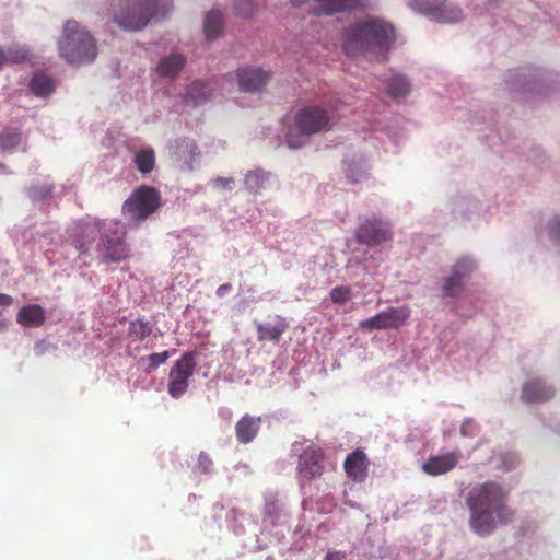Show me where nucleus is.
Returning <instances> with one entry per match:
<instances>
[{
    "label": "nucleus",
    "mask_w": 560,
    "mask_h": 560,
    "mask_svg": "<svg viewBox=\"0 0 560 560\" xmlns=\"http://www.w3.org/2000/svg\"><path fill=\"white\" fill-rule=\"evenodd\" d=\"M418 9L440 23H454L462 19V10L446 0H417Z\"/></svg>",
    "instance_id": "9b49d317"
},
{
    "label": "nucleus",
    "mask_w": 560,
    "mask_h": 560,
    "mask_svg": "<svg viewBox=\"0 0 560 560\" xmlns=\"http://www.w3.org/2000/svg\"><path fill=\"white\" fill-rule=\"evenodd\" d=\"M196 368V357L192 352H185L172 366L168 374V394L173 398L182 397L188 389L189 378Z\"/></svg>",
    "instance_id": "1a4fd4ad"
},
{
    "label": "nucleus",
    "mask_w": 560,
    "mask_h": 560,
    "mask_svg": "<svg viewBox=\"0 0 560 560\" xmlns=\"http://www.w3.org/2000/svg\"><path fill=\"white\" fill-rule=\"evenodd\" d=\"M186 63V58L180 54H172L163 58L158 66V73L161 77L173 78L177 75Z\"/></svg>",
    "instance_id": "b1692460"
},
{
    "label": "nucleus",
    "mask_w": 560,
    "mask_h": 560,
    "mask_svg": "<svg viewBox=\"0 0 560 560\" xmlns=\"http://www.w3.org/2000/svg\"><path fill=\"white\" fill-rule=\"evenodd\" d=\"M387 92L395 98L404 97L410 92V83L401 75H394L388 82Z\"/></svg>",
    "instance_id": "c85d7f7f"
},
{
    "label": "nucleus",
    "mask_w": 560,
    "mask_h": 560,
    "mask_svg": "<svg viewBox=\"0 0 560 560\" xmlns=\"http://www.w3.org/2000/svg\"><path fill=\"white\" fill-rule=\"evenodd\" d=\"M553 224H555V225H556V228H557V233H558V234H560V222H558V221H556V220H555V221H553Z\"/></svg>",
    "instance_id": "49530a36"
},
{
    "label": "nucleus",
    "mask_w": 560,
    "mask_h": 560,
    "mask_svg": "<svg viewBox=\"0 0 560 560\" xmlns=\"http://www.w3.org/2000/svg\"><path fill=\"white\" fill-rule=\"evenodd\" d=\"M161 206L158 189L151 186H140L125 200L122 214L133 225H138L153 214Z\"/></svg>",
    "instance_id": "0eeeda50"
},
{
    "label": "nucleus",
    "mask_w": 560,
    "mask_h": 560,
    "mask_svg": "<svg viewBox=\"0 0 560 560\" xmlns=\"http://www.w3.org/2000/svg\"><path fill=\"white\" fill-rule=\"evenodd\" d=\"M212 89L206 82L200 80L194 81L188 88L185 94V102L194 106L200 105L210 100Z\"/></svg>",
    "instance_id": "412c9836"
},
{
    "label": "nucleus",
    "mask_w": 560,
    "mask_h": 560,
    "mask_svg": "<svg viewBox=\"0 0 560 560\" xmlns=\"http://www.w3.org/2000/svg\"><path fill=\"white\" fill-rule=\"evenodd\" d=\"M30 89L37 96H46L54 91L55 84L50 77L37 73L32 78Z\"/></svg>",
    "instance_id": "bb28decb"
},
{
    "label": "nucleus",
    "mask_w": 560,
    "mask_h": 560,
    "mask_svg": "<svg viewBox=\"0 0 560 560\" xmlns=\"http://www.w3.org/2000/svg\"><path fill=\"white\" fill-rule=\"evenodd\" d=\"M103 224L104 221L93 220L80 225L78 233L73 235L71 241V244L75 247L80 255H85L90 252L96 235H101Z\"/></svg>",
    "instance_id": "4468645a"
},
{
    "label": "nucleus",
    "mask_w": 560,
    "mask_h": 560,
    "mask_svg": "<svg viewBox=\"0 0 560 560\" xmlns=\"http://www.w3.org/2000/svg\"><path fill=\"white\" fill-rule=\"evenodd\" d=\"M306 0H291L292 4L294 7H299L301 4H303Z\"/></svg>",
    "instance_id": "a18cd8bd"
},
{
    "label": "nucleus",
    "mask_w": 560,
    "mask_h": 560,
    "mask_svg": "<svg viewBox=\"0 0 560 560\" xmlns=\"http://www.w3.org/2000/svg\"><path fill=\"white\" fill-rule=\"evenodd\" d=\"M22 135L16 130H4L0 135V143L5 149H12L21 143Z\"/></svg>",
    "instance_id": "72a5a7b5"
},
{
    "label": "nucleus",
    "mask_w": 560,
    "mask_h": 560,
    "mask_svg": "<svg viewBox=\"0 0 560 560\" xmlns=\"http://www.w3.org/2000/svg\"><path fill=\"white\" fill-rule=\"evenodd\" d=\"M351 298V289L347 285L335 287L330 291V299L334 303L342 304Z\"/></svg>",
    "instance_id": "c9c22d12"
},
{
    "label": "nucleus",
    "mask_w": 560,
    "mask_h": 560,
    "mask_svg": "<svg viewBox=\"0 0 560 560\" xmlns=\"http://www.w3.org/2000/svg\"><path fill=\"white\" fill-rule=\"evenodd\" d=\"M411 316V308L407 305L388 307L373 317L361 322L360 327L365 330L397 329L404 326Z\"/></svg>",
    "instance_id": "9d476101"
},
{
    "label": "nucleus",
    "mask_w": 560,
    "mask_h": 560,
    "mask_svg": "<svg viewBox=\"0 0 560 560\" xmlns=\"http://www.w3.org/2000/svg\"><path fill=\"white\" fill-rule=\"evenodd\" d=\"M508 493L495 481H488L474 487L467 497L466 504L470 511L469 525L478 535L491 534L495 527V518L506 523L512 518V511L506 505Z\"/></svg>",
    "instance_id": "f257e3e1"
},
{
    "label": "nucleus",
    "mask_w": 560,
    "mask_h": 560,
    "mask_svg": "<svg viewBox=\"0 0 560 560\" xmlns=\"http://www.w3.org/2000/svg\"><path fill=\"white\" fill-rule=\"evenodd\" d=\"M223 26V16L219 11H210L206 18L203 23L205 35L207 39H212L218 37Z\"/></svg>",
    "instance_id": "cd10ccee"
},
{
    "label": "nucleus",
    "mask_w": 560,
    "mask_h": 560,
    "mask_svg": "<svg viewBox=\"0 0 560 560\" xmlns=\"http://www.w3.org/2000/svg\"><path fill=\"white\" fill-rule=\"evenodd\" d=\"M475 262L467 257L460 258L453 266V275L454 277L463 280V278L469 277L470 273L475 269Z\"/></svg>",
    "instance_id": "2f4dec72"
},
{
    "label": "nucleus",
    "mask_w": 560,
    "mask_h": 560,
    "mask_svg": "<svg viewBox=\"0 0 560 560\" xmlns=\"http://www.w3.org/2000/svg\"><path fill=\"white\" fill-rule=\"evenodd\" d=\"M171 353L168 351H163L159 353H152L142 360L148 361V368L150 370H154L159 368L161 364L165 363L170 358Z\"/></svg>",
    "instance_id": "e433bc0d"
},
{
    "label": "nucleus",
    "mask_w": 560,
    "mask_h": 560,
    "mask_svg": "<svg viewBox=\"0 0 560 560\" xmlns=\"http://www.w3.org/2000/svg\"><path fill=\"white\" fill-rule=\"evenodd\" d=\"M443 295L447 298L457 296L463 290V282L460 279L451 276L445 279L443 283Z\"/></svg>",
    "instance_id": "473e14b6"
},
{
    "label": "nucleus",
    "mask_w": 560,
    "mask_h": 560,
    "mask_svg": "<svg viewBox=\"0 0 560 560\" xmlns=\"http://www.w3.org/2000/svg\"><path fill=\"white\" fill-rule=\"evenodd\" d=\"M152 332V326L148 320L136 319L129 325V336L133 340H143Z\"/></svg>",
    "instance_id": "c756f323"
},
{
    "label": "nucleus",
    "mask_w": 560,
    "mask_h": 560,
    "mask_svg": "<svg viewBox=\"0 0 560 560\" xmlns=\"http://www.w3.org/2000/svg\"><path fill=\"white\" fill-rule=\"evenodd\" d=\"M234 179L232 177H217L214 179V185L223 188L230 187Z\"/></svg>",
    "instance_id": "ea45409f"
},
{
    "label": "nucleus",
    "mask_w": 560,
    "mask_h": 560,
    "mask_svg": "<svg viewBox=\"0 0 560 560\" xmlns=\"http://www.w3.org/2000/svg\"><path fill=\"white\" fill-rule=\"evenodd\" d=\"M357 241L368 246H376L392 238V231L386 222L370 220L359 226Z\"/></svg>",
    "instance_id": "f8f14e48"
},
{
    "label": "nucleus",
    "mask_w": 560,
    "mask_h": 560,
    "mask_svg": "<svg viewBox=\"0 0 560 560\" xmlns=\"http://www.w3.org/2000/svg\"><path fill=\"white\" fill-rule=\"evenodd\" d=\"M231 290H232V285H231L230 283H224V284H221V285L217 289L215 294H217V296H219V298H223V296H225V294H226L228 292H230Z\"/></svg>",
    "instance_id": "79ce46f5"
},
{
    "label": "nucleus",
    "mask_w": 560,
    "mask_h": 560,
    "mask_svg": "<svg viewBox=\"0 0 560 560\" xmlns=\"http://www.w3.org/2000/svg\"><path fill=\"white\" fill-rule=\"evenodd\" d=\"M177 149L180 156L184 153H188L191 161H194L200 153L197 143L189 139H182L178 141Z\"/></svg>",
    "instance_id": "f704fd0d"
},
{
    "label": "nucleus",
    "mask_w": 560,
    "mask_h": 560,
    "mask_svg": "<svg viewBox=\"0 0 560 560\" xmlns=\"http://www.w3.org/2000/svg\"><path fill=\"white\" fill-rule=\"evenodd\" d=\"M32 57L33 55L27 46L14 43L3 50V68L27 62Z\"/></svg>",
    "instance_id": "5701e85b"
},
{
    "label": "nucleus",
    "mask_w": 560,
    "mask_h": 560,
    "mask_svg": "<svg viewBox=\"0 0 560 560\" xmlns=\"http://www.w3.org/2000/svg\"><path fill=\"white\" fill-rule=\"evenodd\" d=\"M345 174L349 182L359 183L364 178L365 171L361 163L354 161H345Z\"/></svg>",
    "instance_id": "7c9ffc66"
},
{
    "label": "nucleus",
    "mask_w": 560,
    "mask_h": 560,
    "mask_svg": "<svg viewBox=\"0 0 560 560\" xmlns=\"http://www.w3.org/2000/svg\"><path fill=\"white\" fill-rule=\"evenodd\" d=\"M555 389L545 385L540 378L526 382L522 389V400L529 404L545 402L551 399Z\"/></svg>",
    "instance_id": "f3484780"
},
{
    "label": "nucleus",
    "mask_w": 560,
    "mask_h": 560,
    "mask_svg": "<svg viewBox=\"0 0 560 560\" xmlns=\"http://www.w3.org/2000/svg\"><path fill=\"white\" fill-rule=\"evenodd\" d=\"M126 231L120 230L119 221H104L96 244L97 259L102 264H119L130 257V246Z\"/></svg>",
    "instance_id": "39448f33"
},
{
    "label": "nucleus",
    "mask_w": 560,
    "mask_h": 560,
    "mask_svg": "<svg viewBox=\"0 0 560 560\" xmlns=\"http://www.w3.org/2000/svg\"><path fill=\"white\" fill-rule=\"evenodd\" d=\"M460 451H452L443 455L430 456L422 465V470L430 476L444 475L458 465Z\"/></svg>",
    "instance_id": "2eb2a0df"
},
{
    "label": "nucleus",
    "mask_w": 560,
    "mask_h": 560,
    "mask_svg": "<svg viewBox=\"0 0 560 560\" xmlns=\"http://www.w3.org/2000/svg\"><path fill=\"white\" fill-rule=\"evenodd\" d=\"M261 418L245 413L235 424V435L240 443L248 444L257 436Z\"/></svg>",
    "instance_id": "a211bd4d"
},
{
    "label": "nucleus",
    "mask_w": 560,
    "mask_h": 560,
    "mask_svg": "<svg viewBox=\"0 0 560 560\" xmlns=\"http://www.w3.org/2000/svg\"><path fill=\"white\" fill-rule=\"evenodd\" d=\"M346 553L341 551H328L324 560H343Z\"/></svg>",
    "instance_id": "a19ab883"
},
{
    "label": "nucleus",
    "mask_w": 560,
    "mask_h": 560,
    "mask_svg": "<svg viewBox=\"0 0 560 560\" xmlns=\"http://www.w3.org/2000/svg\"><path fill=\"white\" fill-rule=\"evenodd\" d=\"M237 10L243 15H250L254 12L253 0H241Z\"/></svg>",
    "instance_id": "58836bf2"
},
{
    "label": "nucleus",
    "mask_w": 560,
    "mask_h": 560,
    "mask_svg": "<svg viewBox=\"0 0 560 560\" xmlns=\"http://www.w3.org/2000/svg\"><path fill=\"white\" fill-rule=\"evenodd\" d=\"M3 48L0 46V70L3 69Z\"/></svg>",
    "instance_id": "c03bdc74"
},
{
    "label": "nucleus",
    "mask_w": 560,
    "mask_h": 560,
    "mask_svg": "<svg viewBox=\"0 0 560 560\" xmlns=\"http://www.w3.org/2000/svg\"><path fill=\"white\" fill-rule=\"evenodd\" d=\"M212 466H213V462H212L211 457L207 453L201 452L198 457V468L202 472L209 474L211 471Z\"/></svg>",
    "instance_id": "4c0bfd02"
},
{
    "label": "nucleus",
    "mask_w": 560,
    "mask_h": 560,
    "mask_svg": "<svg viewBox=\"0 0 560 560\" xmlns=\"http://www.w3.org/2000/svg\"><path fill=\"white\" fill-rule=\"evenodd\" d=\"M325 472V454L320 447L307 446L299 456L296 475L301 488Z\"/></svg>",
    "instance_id": "6e6552de"
},
{
    "label": "nucleus",
    "mask_w": 560,
    "mask_h": 560,
    "mask_svg": "<svg viewBox=\"0 0 560 560\" xmlns=\"http://www.w3.org/2000/svg\"><path fill=\"white\" fill-rule=\"evenodd\" d=\"M13 303V298L8 295V294H3V293H0V306H9Z\"/></svg>",
    "instance_id": "37998d69"
},
{
    "label": "nucleus",
    "mask_w": 560,
    "mask_h": 560,
    "mask_svg": "<svg viewBox=\"0 0 560 560\" xmlns=\"http://www.w3.org/2000/svg\"><path fill=\"white\" fill-rule=\"evenodd\" d=\"M57 46L60 57L71 65L91 63L97 57L94 36L75 20L66 21Z\"/></svg>",
    "instance_id": "f03ea898"
},
{
    "label": "nucleus",
    "mask_w": 560,
    "mask_h": 560,
    "mask_svg": "<svg viewBox=\"0 0 560 560\" xmlns=\"http://www.w3.org/2000/svg\"><path fill=\"white\" fill-rule=\"evenodd\" d=\"M158 13L154 0H120L114 7V21L124 30L139 31Z\"/></svg>",
    "instance_id": "423d86ee"
},
{
    "label": "nucleus",
    "mask_w": 560,
    "mask_h": 560,
    "mask_svg": "<svg viewBox=\"0 0 560 560\" xmlns=\"http://www.w3.org/2000/svg\"><path fill=\"white\" fill-rule=\"evenodd\" d=\"M269 179V173L261 168H256L246 173L244 185L246 189L253 194H258L265 188L266 182Z\"/></svg>",
    "instance_id": "a878e982"
},
{
    "label": "nucleus",
    "mask_w": 560,
    "mask_h": 560,
    "mask_svg": "<svg viewBox=\"0 0 560 560\" xmlns=\"http://www.w3.org/2000/svg\"><path fill=\"white\" fill-rule=\"evenodd\" d=\"M369 466L366 454L359 448L348 454L343 463L347 476L355 482H363L366 479Z\"/></svg>",
    "instance_id": "dca6fc26"
},
{
    "label": "nucleus",
    "mask_w": 560,
    "mask_h": 560,
    "mask_svg": "<svg viewBox=\"0 0 560 560\" xmlns=\"http://www.w3.org/2000/svg\"><path fill=\"white\" fill-rule=\"evenodd\" d=\"M318 3L317 15L350 11L361 5V0H315Z\"/></svg>",
    "instance_id": "4be33fe9"
},
{
    "label": "nucleus",
    "mask_w": 560,
    "mask_h": 560,
    "mask_svg": "<svg viewBox=\"0 0 560 560\" xmlns=\"http://www.w3.org/2000/svg\"><path fill=\"white\" fill-rule=\"evenodd\" d=\"M240 90L243 92H259L270 80V73L260 68H240L236 72Z\"/></svg>",
    "instance_id": "ddd939ff"
},
{
    "label": "nucleus",
    "mask_w": 560,
    "mask_h": 560,
    "mask_svg": "<svg viewBox=\"0 0 560 560\" xmlns=\"http://www.w3.org/2000/svg\"><path fill=\"white\" fill-rule=\"evenodd\" d=\"M287 328L288 325L281 317H277L275 323H260L257 325V339L277 343Z\"/></svg>",
    "instance_id": "6ab92c4d"
},
{
    "label": "nucleus",
    "mask_w": 560,
    "mask_h": 560,
    "mask_svg": "<svg viewBox=\"0 0 560 560\" xmlns=\"http://www.w3.org/2000/svg\"><path fill=\"white\" fill-rule=\"evenodd\" d=\"M133 163L142 175L151 173L156 164L155 152L151 147L140 149L135 153Z\"/></svg>",
    "instance_id": "393cba45"
},
{
    "label": "nucleus",
    "mask_w": 560,
    "mask_h": 560,
    "mask_svg": "<svg viewBox=\"0 0 560 560\" xmlns=\"http://www.w3.org/2000/svg\"><path fill=\"white\" fill-rule=\"evenodd\" d=\"M293 125L300 135L294 136L292 132L287 135V143L292 149L303 147L306 142L305 138L329 131L332 127L330 114L318 105L301 107L293 116Z\"/></svg>",
    "instance_id": "20e7f679"
},
{
    "label": "nucleus",
    "mask_w": 560,
    "mask_h": 560,
    "mask_svg": "<svg viewBox=\"0 0 560 560\" xmlns=\"http://www.w3.org/2000/svg\"><path fill=\"white\" fill-rule=\"evenodd\" d=\"M394 38L395 31L392 25L382 20L370 19L346 30L343 50L350 56L372 47L388 48Z\"/></svg>",
    "instance_id": "7ed1b4c3"
},
{
    "label": "nucleus",
    "mask_w": 560,
    "mask_h": 560,
    "mask_svg": "<svg viewBox=\"0 0 560 560\" xmlns=\"http://www.w3.org/2000/svg\"><path fill=\"white\" fill-rule=\"evenodd\" d=\"M19 324L25 327H40L45 320V310L38 304L23 306L16 316Z\"/></svg>",
    "instance_id": "aec40b11"
}]
</instances>
